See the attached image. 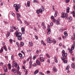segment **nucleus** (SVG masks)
Masks as SVG:
<instances>
[{"instance_id":"obj_1","label":"nucleus","mask_w":75,"mask_h":75,"mask_svg":"<svg viewBox=\"0 0 75 75\" xmlns=\"http://www.w3.org/2000/svg\"><path fill=\"white\" fill-rule=\"evenodd\" d=\"M13 7H16L15 10L16 11L18 12H19V11H18V8H20L21 7V5H20L14 4L13 5Z\"/></svg>"},{"instance_id":"obj_2","label":"nucleus","mask_w":75,"mask_h":75,"mask_svg":"<svg viewBox=\"0 0 75 75\" xmlns=\"http://www.w3.org/2000/svg\"><path fill=\"white\" fill-rule=\"evenodd\" d=\"M11 28L12 29H14V30H16V32L15 33V34H16L18 33L19 29L18 28H16V27L12 26Z\"/></svg>"},{"instance_id":"obj_3","label":"nucleus","mask_w":75,"mask_h":75,"mask_svg":"<svg viewBox=\"0 0 75 75\" xmlns=\"http://www.w3.org/2000/svg\"><path fill=\"white\" fill-rule=\"evenodd\" d=\"M43 11V10H42V9L40 8L39 10H38L36 11V13L37 14H40V13H41Z\"/></svg>"},{"instance_id":"obj_4","label":"nucleus","mask_w":75,"mask_h":75,"mask_svg":"<svg viewBox=\"0 0 75 75\" xmlns=\"http://www.w3.org/2000/svg\"><path fill=\"white\" fill-rule=\"evenodd\" d=\"M65 50H63L62 51V52L63 53L62 55L63 57H67V53H65Z\"/></svg>"},{"instance_id":"obj_5","label":"nucleus","mask_w":75,"mask_h":75,"mask_svg":"<svg viewBox=\"0 0 75 75\" xmlns=\"http://www.w3.org/2000/svg\"><path fill=\"white\" fill-rule=\"evenodd\" d=\"M47 42L48 43H52V40H51L50 38L48 37L47 39Z\"/></svg>"},{"instance_id":"obj_6","label":"nucleus","mask_w":75,"mask_h":75,"mask_svg":"<svg viewBox=\"0 0 75 75\" xmlns=\"http://www.w3.org/2000/svg\"><path fill=\"white\" fill-rule=\"evenodd\" d=\"M16 35V37H19L22 36V34L20 33H17L16 34H15Z\"/></svg>"},{"instance_id":"obj_7","label":"nucleus","mask_w":75,"mask_h":75,"mask_svg":"<svg viewBox=\"0 0 75 75\" xmlns=\"http://www.w3.org/2000/svg\"><path fill=\"white\" fill-rule=\"evenodd\" d=\"M62 15H63V16H65V18L66 19L67 17H68V16H67V13H65L63 12L62 13Z\"/></svg>"},{"instance_id":"obj_8","label":"nucleus","mask_w":75,"mask_h":75,"mask_svg":"<svg viewBox=\"0 0 75 75\" xmlns=\"http://www.w3.org/2000/svg\"><path fill=\"white\" fill-rule=\"evenodd\" d=\"M4 72H8L7 68L6 67L4 66Z\"/></svg>"},{"instance_id":"obj_9","label":"nucleus","mask_w":75,"mask_h":75,"mask_svg":"<svg viewBox=\"0 0 75 75\" xmlns=\"http://www.w3.org/2000/svg\"><path fill=\"white\" fill-rule=\"evenodd\" d=\"M36 63L38 65H41V63H40V62L38 60H36Z\"/></svg>"},{"instance_id":"obj_10","label":"nucleus","mask_w":75,"mask_h":75,"mask_svg":"<svg viewBox=\"0 0 75 75\" xmlns=\"http://www.w3.org/2000/svg\"><path fill=\"white\" fill-rule=\"evenodd\" d=\"M13 64L14 65L15 67H17V63L16 62V61H13Z\"/></svg>"},{"instance_id":"obj_11","label":"nucleus","mask_w":75,"mask_h":75,"mask_svg":"<svg viewBox=\"0 0 75 75\" xmlns=\"http://www.w3.org/2000/svg\"><path fill=\"white\" fill-rule=\"evenodd\" d=\"M24 45V43L23 42H21V44L19 45V47H21Z\"/></svg>"},{"instance_id":"obj_12","label":"nucleus","mask_w":75,"mask_h":75,"mask_svg":"<svg viewBox=\"0 0 75 75\" xmlns=\"http://www.w3.org/2000/svg\"><path fill=\"white\" fill-rule=\"evenodd\" d=\"M67 19L69 20V21H71L72 20V17L71 16H70L69 17H68L67 18Z\"/></svg>"},{"instance_id":"obj_13","label":"nucleus","mask_w":75,"mask_h":75,"mask_svg":"<svg viewBox=\"0 0 75 75\" xmlns=\"http://www.w3.org/2000/svg\"><path fill=\"white\" fill-rule=\"evenodd\" d=\"M11 71L12 72H13L14 74H15V73H16L17 72V70H16V69H12Z\"/></svg>"},{"instance_id":"obj_14","label":"nucleus","mask_w":75,"mask_h":75,"mask_svg":"<svg viewBox=\"0 0 75 75\" xmlns=\"http://www.w3.org/2000/svg\"><path fill=\"white\" fill-rule=\"evenodd\" d=\"M21 30L23 34H24V31H25V29L24 28H22Z\"/></svg>"},{"instance_id":"obj_15","label":"nucleus","mask_w":75,"mask_h":75,"mask_svg":"<svg viewBox=\"0 0 75 75\" xmlns=\"http://www.w3.org/2000/svg\"><path fill=\"white\" fill-rule=\"evenodd\" d=\"M17 38L18 40H22V37L21 36H17Z\"/></svg>"},{"instance_id":"obj_16","label":"nucleus","mask_w":75,"mask_h":75,"mask_svg":"<svg viewBox=\"0 0 75 75\" xmlns=\"http://www.w3.org/2000/svg\"><path fill=\"white\" fill-rule=\"evenodd\" d=\"M57 14H58V11H55L54 15V17H57Z\"/></svg>"},{"instance_id":"obj_17","label":"nucleus","mask_w":75,"mask_h":75,"mask_svg":"<svg viewBox=\"0 0 75 75\" xmlns=\"http://www.w3.org/2000/svg\"><path fill=\"white\" fill-rule=\"evenodd\" d=\"M71 66L72 68H73V69H75V65H74V63H72Z\"/></svg>"},{"instance_id":"obj_18","label":"nucleus","mask_w":75,"mask_h":75,"mask_svg":"<svg viewBox=\"0 0 75 75\" xmlns=\"http://www.w3.org/2000/svg\"><path fill=\"white\" fill-rule=\"evenodd\" d=\"M53 43V44H56L57 43V41L55 40V39H53L52 40V43Z\"/></svg>"},{"instance_id":"obj_19","label":"nucleus","mask_w":75,"mask_h":75,"mask_svg":"<svg viewBox=\"0 0 75 75\" xmlns=\"http://www.w3.org/2000/svg\"><path fill=\"white\" fill-rule=\"evenodd\" d=\"M53 70L54 72H57V69H56L55 67H54L53 68Z\"/></svg>"},{"instance_id":"obj_20","label":"nucleus","mask_w":75,"mask_h":75,"mask_svg":"<svg viewBox=\"0 0 75 75\" xmlns=\"http://www.w3.org/2000/svg\"><path fill=\"white\" fill-rule=\"evenodd\" d=\"M54 58L55 60V62H56V63H58V60H57V57H54Z\"/></svg>"},{"instance_id":"obj_21","label":"nucleus","mask_w":75,"mask_h":75,"mask_svg":"<svg viewBox=\"0 0 75 75\" xmlns=\"http://www.w3.org/2000/svg\"><path fill=\"white\" fill-rule=\"evenodd\" d=\"M72 13L73 17H75V11H74L72 12L71 13V14H72Z\"/></svg>"},{"instance_id":"obj_22","label":"nucleus","mask_w":75,"mask_h":75,"mask_svg":"<svg viewBox=\"0 0 75 75\" xmlns=\"http://www.w3.org/2000/svg\"><path fill=\"white\" fill-rule=\"evenodd\" d=\"M38 72H39V70H38V69L36 70L34 72V74H36L38 73Z\"/></svg>"},{"instance_id":"obj_23","label":"nucleus","mask_w":75,"mask_h":75,"mask_svg":"<svg viewBox=\"0 0 75 75\" xmlns=\"http://www.w3.org/2000/svg\"><path fill=\"white\" fill-rule=\"evenodd\" d=\"M56 24L57 25H58V24H59V21H60L59 20L57 19L56 21Z\"/></svg>"},{"instance_id":"obj_24","label":"nucleus","mask_w":75,"mask_h":75,"mask_svg":"<svg viewBox=\"0 0 75 75\" xmlns=\"http://www.w3.org/2000/svg\"><path fill=\"white\" fill-rule=\"evenodd\" d=\"M41 43H42V45H46V44L45 43H44V41H43V40H42L41 41Z\"/></svg>"},{"instance_id":"obj_25","label":"nucleus","mask_w":75,"mask_h":75,"mask_svg":"<svg viewBox=\"0 0 75 75\" xmlns=\"http://www.w3.org/2000/svg\"><path fill=\"white\" fill-rule=\"evenodd\" d=\"M32 63H33V62H32V61L30 60L29 61V64L30 67H31V66H32V65H31L32 64Z\"/></svg>"},{"instance_id":"obj_26","label":"nucleus","mask_w":75,"mask_h":75,"mask_svg":"<svg viewBox=\"0 0 75 75\" xmlns=\"http://www.w3.org/2000/svg\"><path fill=\"white\" fill-rule=\"evenodd\" d=\"M29 44L30 46H32L33 45V43L32 42H29Z\"/></svg>"},{"instance_id":"obj_27","label":"nucleus","mask_w":75,"mask_h":75,"mask_svg":"<svg viewBox=\"0 0 75 75\" xmlns=\"http://www.w3.org/2000/svg\"><path fill=\"white\" fill-rule=\"evenodd\" d=\"M18 55L20 57H22L23 56V54L21 53H20L18 54Z\"/></svg>"},{"instance_id":"obj_28","label":"nucleus","mask_w":75,"mask_h":75,"mask_svg":"<svg viewBox=\"0 0 75 75\" xmlns=\"http://www.w3.org/2000/svg\"><path fill=\"white\" fill-rule=\"evenodd\" d=\"M33 1L34 3H39V1H37V0H34Z\"/></svg>"},{"instance_id":"obj_29","label":"nucleus","mask_w":75,"mask_h":75,"mask_svg":"<svg viewBox=\"0 0 75 75\" xmlns=\"http://www.w3.org/2000/svg\"><path fill=\"white\" fill-rule=\"evenodd\" d=\"M24 23L26 25H28V23L25 20L24 21Z\"/></svg>"},{"instance_id":"obj_30","label":"nucleus","mask_w":75,"mask_h":75,"mask_svg":"<svg viewBox=\"0 0 75 75\" xmlns=\"http://www.w3.org/2000/svg\"><path fill=\"white\" fill-rule=\"evenodd\" d=\"M27 6H28V7H30V1H28L27 3Z\"/></svg>"},{"instance_id":"obj_31","label":"nucleus","mask_w":75,"mask_h":75,"mask_svg":"<svg viewBox=\"0 0 75 75\" xmlns=\"http://www.w3.org/2000/svg\"><path fill=\"white\" fill-rule=\"evenodd\" d=\"M64 34L65 36H68V34H67V31H65L64 32Z\"/></svg>"},{"instance_id":"obj_32","label":"nucleus","mask_w":75,"mask_h":75,"mask_svg":"<svg viewBox=\"0 0 75 75\" xmlns=\"http://www.w3.org/2000/svg\"><path fill=\"white\" fill-rule=\"evenodd\" d=\"M3 48L5 50V51H7V48H6V47L5 46H4Z\"/></svg>"},{"instance_id":"obj_33","label":"nucleus","mask_w":75,"mask_h":75,"mask_svg":"<svg viewBox=\"0 0 75 75\" xmlns=\"http://www.w3.org/2000/svg\"><path fill=\"white\" fill-rule=\"evenodd\" d=\"M10 32H8V33L6 34V36L7 37H8L10 36Z\"/></svg>"},{"instance_id":"obj_34","label":"nucleus","mask_w":75,"mask_h":75,"mask_svg":"<svg viewBox=\"0 0 75 75\" xmlns=\"http://www.w3.org/2000/svg\"><path fill=\"white\" fill-rule=\"evenodd\" d=\"M11 14L13 17H15V14L13 12H11Z\"/></svg>"},{"instance_id":"obj_35","label":"nucleus","mask_w":75,"mask_h":75,"mask_svg":"<svg viewBox=\"0 0 75 75\" xmlns=\"http://www.w3.org/2000/svg\"><path fill=\"white\" fill-rule=\"evenodd\" d=\"M16 15L17 16V17H20H20H21V16H20V14H18V13H16Z\"/></svg>"},{"instance_id":"obj_36","label":"nucleus","mask_w":75,"mask_h":75,"mask_svg":"<svg viewBox=\"0 0 75 75\" xmlns=\"http://www.w3.org/2000/svg\"><path fill=\"white\" fill-rule=\"evenodd\" d=\"M24 71H25V75H27L28 74V73H27V72H28V71H27V69H25V70H24Z\"/></svg>"},{"instance_id":"obj_37","label":"nucleus","mask_w":75,"mask_h":75,"mask_svg":"<svg viewBox=\"0 0 75 75\" xmlns=\"http://www.w3.org/2000/svg\"><path fill=\"white\" fill-rule=\"evenodd\" d=\"M69 52L70 53H72L73 52V51L71 49H69Z\"/></svg>"},{"instance_id":"obj_38","label":"nucleus","mask_w":75,"mask_h":75,"mask_svg":"<svg viewBox=\"0 0 75 75\" xmlns=\"http://www.w3.org/2000/svg\"><path fill=\"white\" fill-rule=\"evenodd\" d=\"M46 56H47V57L49 58H50V56L49 55V54H46Z\"/></svg>"},{"instance_id":"obj_39","label":"nucleus","mask_w":75,"mask_h":75,"mask_svg":"<svg viewBox=\"0 0 75 75\" xmlns=\"http://www.w3.org/2000/svg\"><path fill=\"white\" fill-rule=\"evenodd\" d=\"M14 56L13 55H12L11 56V59H12V60H14Z\"/></svg>"},{"instance_id":"obj_40","label":"nucleus","mask_w":75,"mask_h":75,"mask_svg":"<svg viewBox=\"0 0 75 75\" xmlns=\"http://www.w3.org/2000/svg\"><path fill=\"white\" fill-rule=\"evenodd\" d=\"M18 67L17 66V68L18 70H20V67H19V66L18 65Z\"/></svg>"},{"instance_id":"obj_41","label":"nucleus","mask_w":75,"mask_h":75,"mask_svg":"<svg viewBox=\"0 0 75 75\" xmlns=\"http://www.w3.org/2000/svg\"><path fill=\"white\" fill-rule=\"evenodd\" d=\"M64 62L65 63V64H67V63L68 62V61L67 60H65L64 61Z\"/></svg>"},{"instance_id":"obj_42","label":"nucleus","mask_w":75,"mask_h":75,"mask_svg":"<svg viewBox=\"0 0 75 75\" xmlns=\"http://www.w3.org/2000/svg\"><path fill=\"white\" fill-rule=\"evenodd\" d=\"M36 57L37 56L36 55H35V56H34L33 57V59H35V58H36Z\"/></svg>"},{"instance_id":"obj_43","label":"nucleus","mask_w":75,"mask_h":75,"mask_svg":"<svg viewBox=\"0 0 75 75\" xmlns=\"http://www.w3.org/2000/svg\"><path fill=\"white\" fill-rule=\"evenodd\" d=\"M29 59L30 60H31V59H32V56H30L29 57Z\"/></svg>"},{"instance_id":"obj_44","label":"nucleus","mask_w":75,"mask_h":75,"mask_svg":"<svg viewBox=\"0 0 75 75\" xmlns=\"http://www.w3.org/2000/svg\"><path fill=\"white\" fill-rule=\"evenodd\" d=\"M41 7L42 8V10H43V11H44V10H45L44 8V7H43L42 6H41Z\"/></svg>"},{"instance_id":"obj_45","label":"nucleus","mask_w":75,"mask_h":75,"mask_svg":"<svg viewBox=\"0 0 75 75\" xmlns=\"http://www.w3.org/2000/svg\"><path fill=\"white\" fill-rule=\"evenodd\" d=\"M53 21L54 23H55L56 22V20L55 18H54Z\"/></svg>"},{"instance_id":"obj_46","label":"nucleus","mask_w":75,"mask_h":75,"mask_svg":"<svg viewBox=\"0 0 75 75\" xmlns=\"http://www.w3.org/2000/svg\"><path fill=\"white\" fill-rule=\"evenodd\" d=\"M8 68L9 69V70H11V66L8 67Z\"/></svg>"},{"instance_id":"obj_47","label":"nucleus","mask_w":75,"mask_h":75,"mask_svg":"<svg viewBox=\"0 0 75 75\" xmlns=\"http://www.w3.org/2000/svg\"><path fill=\"white\" fill-rule=\"evenodd\" d=\"M41 58H42V57H39L38 58V59L39 60H40H40L42 59Z\"/></svg>"},{"instance_id":"obj_48","label":"nucleus","mask_w":75,"mask_h":75,"mask_svg":"<svg viewBox=\"0 0 75 75\" xmlns=\"http://www.w3.org/2000/svg\"><path fill=\"white\" fill-rule=\"evenodd\" d=\"M10 32H13L14 30H12V29H10L9 30Z\"/></svg>"},{"instance_id":"obj_49","label":"nucleus","mask_w":75,"mask_h":75,"mask_svg":"<svg viewBox=\"0 0 75 75\" xmlns=\"http://www.w3.org/2000/svg\"><path fill=\"white\" fill-rule=\"evenodd\" d=\"M21 52L22 53V54H23L25 56V53H24V51H21Z\"/></svg>"},{"instance_id":"obj_50","label":"nucleus","mask_w":75,"mask_h":75,"mask_svg":"<svg viewBox=\"0 0 75 75\" xmlns=\"http://www.w3.org/2000/svg\"><path fill=\"white\" fill-rule=\"evenodd\" d=\"M47 34L48 35H50V31H48L47 32Z\"/></svg>"},{"instance_id":"obj_51","label":"nucleus","mask_w":75,"mask_h":75,"mask_svg":"<svg viewBox=\"0 0 75 75\" xmlns=\"http://www.w3.org/2000/svg\"><path fill=\"white\" fill-rule=\"evenodd\" d=\"M33 67H36V66H37V64L35 63H34L33 64Z\"/></svg>"},{"instance_id":"obj_52","label":"nucleus","mask_w":75,"mask_h":75,"mask_svg":"<svg viewBox=\"0 0 75 75\" xmlns=\"http://www.w3.org/2000/svg\"><path fill=\"white\" fill-rule=\"evenodd\" d=\"M62 59L63 60H65V58L64 57H62Z\"/></svg>"},{"instance_id":"obj_53","label":"nucleus","mask_w":75,"mask_h":75,"mask_svg":"<svg viewBox=\"0 0 75 75\" xmlns=\"http://www.w3.org/2000/svg\"><path fill=\"white\" fill-rule=\"evenodd\" d=\"M61 17H62V18H65V16H61Z\"/></svg>"},{"instance_id":"obj_54","label":"nucleus","mask_w":75,"mask_h":75,"mask_svg":"<svg viewBox=\"0 0 75 75\" xmlns=\"http://www.w3.org/2000/svg\"><path fill=\"white\" fill-rule=\"evenodd\" d=\"M66 2L67 3H69V0H66Z\"/></svg>"},{"instance_id":"obj_55","label":"nucleus","mask_w":75,"mask_h":75,"mask_svg":"<svg viewBox=\"0 0 75 75\" xmlns=\"http://www.w3.org/2000/svg\"><path fill=\"white\" fill-rule=\"evenodd\" d=\"M17 18L18 20V21H20V19L19 17H18V16L17 17Z\"/></svg>"},{"instance_id":"obj_56","label":"nucleus","mask_w":75,"mask_h":75,"mask_svg":"<svg viewBox=\"0 0 75 75\" xmlns=\"http://www.w3.org/2000/svg\"><path fill=\"white\" fill-rule=\"evenodd\" d=\"M36 52L37 54H38V53H39V52H40V51H39L38 50H37L36 51Z\"/></svg>"},{"instance_id":"obj_57","label":"nucleus","mask_w":75,"mask_h":75,"mask_svg":"<svg viewBox=\"0 0 75 75\" xmlns=\"http://www.w3.org/2000/svg\"><path fill=\"white\" fill-rule=\"evenodd\" d=\"M43 28L44 30H45V28H46V27H45V26L44 25L43 27Z\"/></svg>"},{"instance_id":"obj_58","label":"nucleus","mask_w":75,"mask_h":75,"mask_svg":"<svg viewBox=\"0 0 75 75\" xmlns=\"http://www.w3.org/2000/svg\"><path fill=\"white\" fill-rule=\"evenodd\" d=\"M47 62L49 63H50V59H48Z\"/></svg>"},{"instance_id":"obj_59","label":"nucleus","mask_w":75,"mask_h":75,"mask_svg":"<svg viewBox=\"0 0 75 75\" xmlns=\"http://www.w3.org/2000/svg\"><path fill=\"white\" fill-rule=\"evenodd\" d=\"M8 67H11V64L10 63H9L8 64Z\"/></svg>"},{"instance_id":"obj_60","label":"nucleus","mask_w":75,"mask_h":75,"mask_svg":"<svg viewBox=\"0 0 75 75\" xmlns=\"http://www.w3.org/2000/svg\"><path fill=\"white\" fill-rule=\"evenodd\" d=\"M70 9V8H69V7H68L67 8V11H69V10Z\"/></svg>"},{"instance_id":"obj_61","label":"nucleus","mask_w":75,"mask_h":75,"mask_svg":"<svg viewBox=\"0 0 75 75\" xmlns=\"http://www.w3.org/2000/svg\"><path fill=\"white\" fill-rule=\"evenodd\" d=\"M48 30V31H51V29L50 28H48L47 29Z\"/></svg>"},{"instance_id":"obj_62","label":"nucleus","mask_w":75,"mask_h":75,"mask_svg":"<svg viewBox=\"0 0 75 75\" xmlns=\"http://www.w3.org/2000/svg\"><path fill=\"white\" fill-rule=\"evenodd\" d=\"M41 62H44V60L43 59H41L40 60Z\"/></svg>"},{"instance_id":"obj_63","label":"nucleus","mask_w":75,"mask_h":75,"mask_svg":"<svg viewBox=\"0 0 75 75\" xmlns=\"http://www.w3.org/2000/svg\"><path fill=\"white\" fill-rule=\"evenodd\" d=\"M50 26H52L53 25V23H51L50 24Z\"/></svg>"},{"instance_id":"obj_64","label":"nucleus","mask_w":75,"mask_h":75,"mask_svg":"<svg viewBox=\"0 0 75 75\" xmlns=\"http://www.w3.org/2000/svg\"><path fill=\"white\" fill-rule=\"evenodd\" d=\"M35 38L36 39V40H38V37L37 36H35Z\"/></svg>"}]
</instances>
